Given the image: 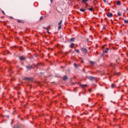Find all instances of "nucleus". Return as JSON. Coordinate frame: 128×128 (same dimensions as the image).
I'll use <instances>...</instances> for the list:
<instances>
[{
  "label": "nucleus",
  "mask_w": 128,
  "mask_h": 128,
  "mask_svg": "<svg viewBox=\"0 0 128 128\" xmlns=\"http://www.w3.org/2000/svg\"><path fill=\"white\" fill-rule=\"evenodd\" d=\"M62 80H68V76H64L63 78H62Z\"/></svg>",
  "instance_id": "6e6552de"
},
{
  "label": "nucleus",
  "mask_w": 128,
  "mask_h": 128,
  "mask_svg": "<svg viewBox=\"0 0 128 128\" xmlns=\"http://www.w3.org/2000/svg\"><path fill=\"white\" fill-rule=\"evenodd\" d=\"M110 21L112 22V24H114V22H112V20H111Z\"/></svg>",
  "instance_id": "72a5a7b5"
},
{
  "label": "nucleus",
  "mask_w": 128,
  "mask_h": 128,
  "mask_svg": "<svg viewBox=\"0 0 128 128\" xmlns=\"http://www.w3.org/2000/svg\"><path fill=\"white\" fill-rule=\"evenodd\" d=\"M101 56H104V54L101 55Z\"/></svg>",
  "instance_id": "e433bc0d"
},
{
  "label": "nucleus",
  "mask_w": 128,
  "mask_h": 128,
  "mask_svg": "<svg viewBox=\"0 0 128 128\" xmlns=\"http://www.w3.org/2000/svg\"><path fill=\"white\" fill-rule=\"evenodd\" d=\"M89 92H92V90L90 89Z\"/></svg>",
  "instance_id": "2f4dec72"
},
{
  "label": "nucleus",
  "mask_w": 128,
  "mask_h": 128,
  "mask_svg": "<svg viewBox=\"0 0 128 128\" xmlns=\"http://www.w3.org/2000/svg\"><path fill=\"white\" fill-rule=\"evenodd\" d=\"M105 29H106V27H104L103 30H105Z\"/></svg>",
  "instance_id": "f704fd0d"
},
{
  "label": "nucleus",
  "mask_w": 128,
  "mask_h": 128,
  "mask_svg": "<svg viewBox=\"0 0 128 128\" xmlns=\"http://www.w3.org/2000/svg\"><path fill=\"white\" fill-rule=\"evenodd\" d=\"M88 10H90V12H92V8H89Z\"/></svg>",
  "instance_id": "393cba45"
},
{
  "label": "nucleus",
  "mask_w": 128,
  "mask_h": 128,
  "mask_svg": "<svg viewBox=\"0 0 128 128\" xmlns=\"http://www.w3.org/2000/svg\"><path fill=\"white\" fill-rule=\"evenodd\" d=\"M54 0H50V2H51V4H52V1H53Z\"/></svg>",
  "instance_id": "c85d7f7f"
},
{
  "label": "nucleus",
  "mask_w": 128,
  "mask_h": 128,
  "mask_svg": "<svg viewBox=\"0 0 128 128\" xmlns=\"http://www.w3.org/2000/svg\"><path fill=\"white\" fill-rule=\"evenodd\" d=\"M103 2H106V0H103Z\"/></svg>",
  "instance_id": "c756f323"
},
{
  "label": "nucleus",
  "mask_w": 128,
  "mask_h": 128,
  "mask_svg": "<svg viewBox=\"0 0 128 128\" xmlns=\"http://www.w3.org/2000/svg\"><path fill=\"white\" fill-rule=\"evenodd\" d=\"M102 48H104V46H102Z\"/></svg>",
  "instance_id": "79ce46f5"
},
{
  "label": "nucleus",
  "mask_w": 128,
  "mask_h": 128,
  "mask_svg": "<svg viewBox=\"0 0 128 128\" xmlns=\"http://www.w3.org/2000/svg\"><path fill=\"white\" fill-rule=\"evenodd\" d=\"M75 52H78V54H80V50H75Z\"/></svg>",
  "instance_id": "5701e85b"
},
{
  "label": "nucleus",
  "mask_w": 128,
  "mask_h": 128,
  "mask_svg": "<svg viewBox=\"0 0 128 128\" xmlns=\"http://www.w3.org/2000/svg\"><path fill=\"white\" fill-rule=\"evenodd\" d=\"M86 86H88V85L86 84L81 85V88H84Z\"/></svg>",
  "instance_id": "9d476101"
},
{
  "label": "nucleus",
  "mask_w": 128,
  "mask_h": 128,
  "mask_svg": "<svg viewBox=\"0 0 128 128\" xmlns=\"http://www.w3.org/2000/svg\"><path fill=\"white\" fill-rule=\"evenodd\" d=\"M2 14H6L4 13V12L2 11Z\"/></svg>",
  "instance_id": "473e14b6"
},
{
  "label": "nucleus",
  "mask_w": 128,
  "mask_h": 128,
  "mask_svg": "<svg viewBox=\"0 0 128 128\" xmlns=\"http://www.w3.org/2000/svg\"><path fill=\"white\" fill-rule=\"evenodd\" d=\"M86 2H88V0H82V2H83V4H86Z\"/></svg>",
  "instance_id": "2eb2a0df"
},
{
  "label": "nucleus",
  "mask_w": 128,
  "mask_h": 128,
  "mask_svg": "<svg viewBox=\"0 0 128 128\" xmlns=\"http://www.w3.org/2000/svg\"><path fill=\"white\" fill-rule=\"evenodd\" d=\"M59 26L58 27V30H60L62 28V25L58 24Z\"/></svg>",
  "instance_id": "4be33fe9"
},
{
  "label": "nucleus",
  "mask_w": 128,
  "mask_h": 128,
  "mask_svg": "<svg viewBox=\"0 0 128 128\" xmlns=\"http://www.w3.org/2000/svg\"><path fill=\"white\" fill-rule=\"evenodd\" d=\"M81 50L82 52H84V54H88V49L84 48H81Z\"/></svg>",
  "instance_id": "7ed1b4c3"
},
{
  "label": "nucleus",
  "mask_w": 128,
  "mask_h": 128,
  "mask_svg": "<svg viewBox=\"0 0 128 128\" xmlns=\"http://www.w3.org/2000/svg\"><path fill=\"white\" fill-rule=\"evenodd\" d=\"M62 20H61V21L58 23V24L62 25Z\"/></svg>",
  "instance_id": "bb28decb"
},
{
  "label": "nucleus",
  "mask_w": 128,
  "mask_h": 128,
  "mask_svg": "<svg viewBox=\"0 0 128 128\" xmlns=\"http://www.w3.org/2000/svg\"><path fill=\"white\" fill-rule=\"evenodd\" d=\"M86 4V6H88V4Z\"/></svg>",
  "instance_id": "a19ab883"
},
{
  "label": "nucleus",
  "mask_w": 128,
  "mask_h": 128,
  "mask_svg": "<svg viewBox=\"0 0 128 128\" xmlns=\"http://www.w3.org/2000/svg\"><path fill=\"white\" fill-rule=\"evenodd\" d=\"M88 78L90 80H94L95 82H96V77H94L92 76H88Z\"/></svg>",
  "instance_id": "f257e3e1"
},
{
  "label": "nucleus",
  "mask_w": 128,
  "mask_h": 128,
  "mask_svg": "<svg viewBox=\"0 0 128 128\" xmlns=\"http://www.w3.org/2000/svg\"><path fill=\"white\" fill-rule=\"evenodd\" d=\"M10 18H14V17L10 16Z\"/></svg>",
  "instance_id": "c9c22d12"
},
{
  "label": "nucleus",
  "mask_w": 128,
  "mask_h": 128,
  "mask_svg": "<svg viewBox=\"0 0 128 128\" xmlns=\"http://www.w3.org/2000/svg\"><path fill=\"white\" fill-rule=\"evenodd\" d=\"M106 16L108 18H112V13L108 12L106 14Z\"/></svg>",
  "instance_id": "20e7f679"
},
{
  "label": "nucleus",
  "mask_w": 128,
  "mask_h": 128,
  "mask_svg": "<svg viewBox=\"0 0 128 128\" xmlns=\"http://www.w3.org/2000/svg\"><path fill=\"white\" fill-rule=\"evenodd\" d=\"M115 86H116V85H114V84H112V85H111L112 88H114Z\"/></svg>",
  "instance_id": "f3484780"
},
{
  "label": "nucleus",
  "mask_w": 128,
  "mask_h": 128,
  "mask_svg": "<svg viewBox=\"0 0 128 128\" xmlns=\"http://www.w3.org/2000/svg\"><path fill=\"white\" fill-rule=\"evenodd\" d=\"M74 52H73L72 53Z\"/></svg>",
  "instance_id": "37998d69"
},
{
  "label": "nucleus",
  "mask_w": 128,
  "mask_h": 128,
  "mask_svg": "<svg viewBox=\"0 0 128 128\" xmlns=\"http://www.w3.org/2000/svg\"><path fill=\"white\" fill-rule=\"evenodd\" d=\"M80 11L84 12H86V10L85 9H80Z\"/></svg>",
  "instance_id": "412c9836"
},
{
  "label": "nucleus",
  "mask_w": 128,
  "mask_h": 128,
  "mask_svg": "<svg viewBox=\"0 0 128 128\" xmlns=\"http://www.w3.org/2000/svg\"><path fill=\"white\" fill-rule=\"evenodd\" d=\"M103 52L104 54H108V48H106V50H103Z\"/></svg>",
  "instance_id": "423d86ee"
},
{
  "label": "nucleus",
  "mask_w": 128,
  "mask_h": 128,
  "mask_svg": "<svg viewBox=\"0 0 128 128\" xmlns=\"http://www.w3.org/2000/svg\"><path fill=\"white\" fill-rule=\"evenodd\" d=\"M115 74H118V73H116V72H115Z\"/></svg>",
  "instance_id": "4c0bfd02"
},
{
  "label": "nucleus",
  "mask_w": 128,
  "mask_h": 128,
  "mask_svg": "<svg viewBox=\"0 0 128 128\" xmlns=\"http://www.w3.org/2000/svg\"><path fill=\"white\" fill-rule=\"evenodd\" d=\"M89 62L90 64H92V66H94V62L92 61H90Z\"/></svg>",
  "instance_id": "ddd939ff"
},
{
  "label": "nucleus",
  "mask_w": 128,
  "mask_h": 128,
  "mask_svg": "<svg viewBox=\"0 0 128 128\" xmlns=\"http://www.w3.org/2000/svg\"><path fill=\"white\" fill-rule=\"evenodd\" d=\"M118 16H122V13H120V12H118Z\"/></svg>",
  "instance_id": "aec40b11"
},
{
  "label": "nucleus",
  "mask_w": 128,
  "mask_h": 128,
  "mask_svg": "<svg viewBox=\"0 0 128 128\" xmlns=\"http://www.w3.org/2000/svg\"><path fill=\"white\" fill-rule=\"evenodd\" d=\"M26 68H27V70H32V66H26Z\"/></svg>",
  "instance_id": "0eeeda50"
},
{
  "label": "nucleus",
  "mask_w": 128,
  "mask_h": 128,
  "mask_svg": "<svg viewBox=\"0 0 128 128\" xmlns=\"http://www.w3.org/2000/svg\"><path fill=\"white\" fill-rule=\"evenodd\" d=\"M14 128H20V125L15 126Z\"/></svg>",
  "instance_id": "a211bd4d"
},
{
  "label": "nucleus",
  "mask_w": 128,
  "mask_h": 128,
  "mask_svg": "<svg viewBox=\"0 0 128 128\" xmlns=\"http://www.w3.org/2000/svg\"><path fill=\"white\" fill-rule=\"evenodd\" d=\"M24 80H26V82H32L33 80L32 78L24 77Z\"/></svg>",
  "instance_id": "f03ea898"
},
{
  "label": "nucleus",
  "mask_w": 128,
  "mask_h": 128,
  "mask_svg": "<svg viewBox=\"0 0 128 128\" xmlns=\"http://www.w3.org/2000/svg\"><path fill=\"white\" fill-rule=\"evenodd\" d=\"M20 60L21 61L25 60H26V58H24V56H21L20 58Z\"/></svg>",
  "instance_id": "39448f33"
},
{
  "label": "nucleus",
  "mask_w": 128,
  "mask_h": 128,
  "mask_svg": "<svg viewBox=\"0 0 128 128\" xmlns=\"http://www.w3.org/2000/svg\"><path fill=\"white\" fill-rule=\"evenodd\" d=\"M12 114H14V112L12 113Z\"/></svg>",
  "instance_id": "ea45409f"
},
{
  "label": "nucleus",
  "mask_w": 128,
  "mask_h": 128,
  "mask_svg": "<svg viewBox=\"0 0 128 128\" xmlns=\"http://www.w3.org/2000/svg\"><path fill=\"white\" fill-rule=\"evenodd\" d=\"M44 18V17L41 16L40 18V20H42Z\"/></svg>",
  "instance_id": "a878e982"
},
{
  "label": "nucleus",
  "mask_w": 128,
  "mask_h": 128,
  "mask_svg": "<svg viewBox=\"0 0 128 128\" xmlns=\"http://www.w3.org/2000/svg\"><path fill=\"white\" fill-rule=\"evenodd\" d=\"M34 56L35 58H38V56H36V55H34Z\"/></svg>",
  "instance_id": "7c9ffc66"
},
{
  "label": "nucleus",
  "mask_w": 128,
  "mask_h": 128,
  "mask_svg": "<svg viewBox=\"0 0 128 128\" xmlns=\"http://www.w3.org/2000/svg\"><path fill=\"white\" fill-rule=\"evenodd\" d=\"M18 20V22L19 23L22 22V24H24V22L22 21V20Z\"/></svg>",
  "instance_id": "dca6fc26"
},
{
  "label": "nucleus",
  "mask_w": 128,
  "mask_h": 128,
  "mask_svg": "<svg viewBox=\"0 0 128 128\" xmlns=\"http://www.w3.org/2000/svg\"><path fill=\"white\" fill-rule=\"evenodd\" d=\"M86 40H87L88 42H90V39H88V38L86 39Z\"/></svg>",
  "instance_id": "cd10ccee"
},
{
  "label": "nucleus",
  "mask_w": 128,
  "mask_h": 128,
  "mask_svg": "<svg viewBox=\"0 0 128 128\" xmlns=\"http://www.w3.org/2000/svg\"><path fill=\"white\" fill-rule=\"evenodd\" d=\"M74 66H75V68H80V66L74 63Z\"/></svg>",
  "instance_id": "1a4fd4ad"
},
{
  "label": "nucleus",
  "mask_w": 128,
  "mask_h": 128,
  "mask_svg": "<svg viewBox=\"0 0 128 128\" xmlns=\"http://www.w3.org/2000/svg\"><path fill=\"white\" fill-rule=\"evenodd\" d=\"M116 4L120 6V1L118 0L116 2Z\"/></svg>",
  "instance_id": "6ab92c4d"
},
{
  "label": "nucleus",
  "mask_w": 128,
  "mask_h": 128,
  "mask_svg": "<svg viewBox=\"0 0 128 128\" xmlns=\"http://www.w3.org/2000/svg\"><path fill=\"white\" fill-rule=\"evenodd\" d=\"M74 46V43H72L70 46V48H73Z\"/></svg>",
  "instance_id": "4468645a"
},
{
  "label": "nucleus",
  "mask_w": 128,
  "mask_h": 128,
  "mask_svg": "<svg viewBox=\"0 0 128 128\" xmlns=\"http://www.w3.org/2000/svg\"><path fill=\"white\" fill-rule=\"evenodd\" d=\"M74 40H75L74 38H70V42H74Z\"/></svg>",
  "instance_id": "f8f14e48"
},
{
  "label": "nucleus",
  "mask_w": 128,
  "mask_h": 128,
  "mask_svg": "<svg viewBox=\"0 0 128 128\" xmlns=\"http://www.w3.org/2000/svg\"><path fill=\"white\" fill-rule=\"evenodd\" d=\"M124 22H125V24H128V20H124Z\"/></svg>",
  "instance_id": "b1692460"
},
{
  "label": "nucleus",
  "mask_w": 128,
  "mask_h": 128,
  "mask_svg": "<svg viewBox=\"0 0 128 128\" xmlns=\"http://www.w3.org/2000/svg\"><path fill=\"white\" fill-rule=\"evenodd\" d=\"M122 96H121V100H122Z\"/></svg>",
  "instance_id": "58836bf2"
},
{
  "label": "nucleus",
  "mask_w": 128,
  "mask_h": 128,
  "mask_svg": "<svg viewBox=\"0 0 128 128\" xmlns=\"http://www.w3.org/2000/svg\"><path fill=\"white\" fill-rule=\"evenodd\" d=\"M43 28H44V30H47V32H48V34H50V32L48 31V28L44 27Z\"/></svg>",
  "instance_id": "9b49d317"
}]
</instances>
